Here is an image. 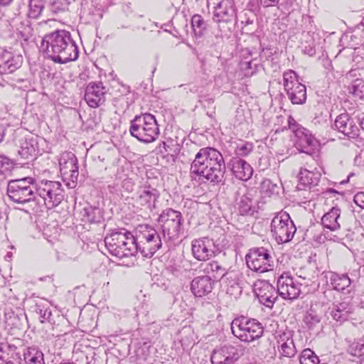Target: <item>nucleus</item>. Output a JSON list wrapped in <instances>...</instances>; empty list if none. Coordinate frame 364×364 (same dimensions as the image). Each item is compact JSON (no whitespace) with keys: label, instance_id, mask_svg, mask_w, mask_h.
<instances>
[{"label":"nucleus","instance_id":"50","mask_svg":"<svg viewBox=\"0 0 364 364\" xmlns=\"http://www.w3.org/2000/svg\"><path fill=\"white\" fill-rule=\"evenodd\" d=\"M279 189L277 184L274 183L270 179L265 178L261 183L262 192L268 196L278 193Z\"/></svg>","mask_w":364,"mask_h":364},{"label":"nucleus","instance_id":"28","mask_svg":"<svg viewBox=\"0 0 364 364\" xmlns=\"http://www.w3.org/2000/svg\"><path fill=\"white\" fill-rule=\"evenodd\" d=\"M230 166L232 174L241 181H247L252 176L253 169L252 166L240 157L232 158L230 161Z\"/></svg>","mask_w":364,"mask_h":364},{"label":"nucleus","instance_id":"61","mask_svg":"<svg viewBox=\"0 0 364 364\" xmlns=\"http://www.w3.org/2000/svg\"><path fill=\"white\" fill-rule=\"evenodd\" d=\"M354 55H361V58L364 59V47H355Z\"/></svg>","mask_w":364,"mask_h":364},{"label":"nucleus","instance_id":"37","mask_svg":"<svg viewBox=\"0 0 364 364\" xmlns=\"http://www.w3.org/2000/svg\"><path fill=\"white\" fill-rule=\"evenodd\" d=\"M68 321L63 316L55 314V316L49 322L52 326L53 336L59 337L68 333L69 331Z\"/></svg>","mask_w":364,"mask_h":364},{"label":"nucleus","instance_id":"21","mask_svg":"<svg viewBox=\"0 0 364 364\" xmlns=\"http://www.w3.org/2000/svg\"><path fill=\"white\" fill-rule=\"evenodd\" d=\"M12 47H0V73L9 74L19 68L23 62L21 54L14 53Z\"/></svg>","mask_w":364,"mask_h":364},{"label":"nucleus","instance_id":"12","mask_svg":"<svg viewBox=\"0 0 364 364\" xmlns=\"http://www.w3.org/2000/svg\"><path fill=\"white\" fill-rule=\"evenodd\" d=\"M60 172L63 181L69 188H74L77 184L79 176L78 161L72 152H64L59 159Z\"/></svg>","mask_w":364,"mask_h":364},{"label":"nucleus","instance_id":"43","mask_svg":"<svg viewBox=\"0 0 364 364\" xmlns=\"http://www.w3.org/2000/svg\"><path fill=\"white\" fill-rule=\"evenodd\" d=\"M83 217L90 223H98L102 219V213L100 208L88 206L84 208Z\"/></svg>","mask_w":364,"mask_h":364},{"label":"nucleus","instance_id":"38","mask_svg":"<svg viewBox=\"0 0 364 364\" xmlns=\"http://www.w3.org/2000/svg\"><path fill=\"white\" fill-rule=\"evenodd\" d=\"M34 311L39 315L41 323H49L55 316V314H52L50 304L46 300H41L36 302Z\"/></svg>","mask_w":364,"mask_h":364},{"label":"nucleus","instance_id":"35","mask_svg":"<svg viewBox=\"0 0 364 364\" xmlns=\"http://www.w3.org/2000/svg\"><path fill=\"white\" fill-rule=\"evenodd\" d=\"M341 215V210L338 207H333L321 218V224L324 228L335 231L340 228L338 219Z\"/></svg>","mask_w":364,"mask_h":364},{"label":"nucleus","instance_id":"49","mask_svg":"<svg viewBox=\"0 0 364 364\" xmlns=\"http://www.w3.org/2000/svg\"><path fill=\"white\" fill-rule=\"evenodd\" d=\"M350 92L358 99L364 97V80L362 79L355 80L350 88Z\"/></svg>","mask_w":364,"mask_h":364},{"label":"nucleus","instance_id":"1","mask_svg":"<svg viewBox=\"0 0 364 364\" xmlns=\"http://www.w3.org/2000/svg\"><path fill=\"white\" fill-rule=\"evenodd\" d=\"M225 164L223 155L212 147L202 148L191 163L190 173L211 183H218L224 178Z\"/></svg>","mask_w":364,"mask_h":364},{"label":"nucleus","instance_id":"44","mask_svg":"<svg viewBox=\"0 0 364 364\" xmlns=\"http://www.w3.org/2000/svg\"><path fill=\"white\" fill-rule=\"evenodd\" d=\"M353 36L352 34H343L340 36L339 34L333 32L328 35L323 40V43L325 44H336L338 46H344L346 43H348L349 39H352Z\"/></svg>","mask_w":364,"mask_h":364},{"label":"nucleus","instance_id":"25","mask_svg":"<svg viewBox=\"0 0 364 364\" xmlns=\"http://www.w3.org/2000/svg\"><path fill=\"white\" fill-rule=\"evenodd\" d=\"M237 195H240V197L237 198L240 214L242 215H252L257 211L256 200L254 198L253 191H249L246 186H243L239 188Z\"/></svg>","mask_w":364,"mask_h":364},{"label":"nucleus","instance_id":"34","mask_svg":"<svg viewBox=\"0 0 364 364\" xmlns=\"http://www.w3.org/2000/svg\"><path fill=\"white\" fill-rule=\"evenodd\" d=\"M200 267L203 268L205 276L210 277L212 279H220L228 272L225 267L215 260L201 264Z\"/></svg>","mask_w":364,"mask_h":364},{"label":"nucleus","instance_id":"62","mask_svg":"<svg viewBox=\"0 0 364 364\" xmlns=\"http://www.w3.org/2000/svg\"><path fill=\"white\" fill-rule=\"evenodd\" d=\"M252 63V60H248V61H244L241 63L242 65V69L244 70H248V69H251V65Z\"/></svg>","mask_w":364,"mask_h":364},{"label":"nucleus","instance_id":"46","mask_svg":"<svg viewBox=\"0 0 364 364\" xmlns=\"http://www.w3.org/2000/svg\"><path fill=\"white\" fill-rule=\"evenodd\" d=\"M84 18L85 23L97 22L102 18V13L100 9L91 7L87 10H84L81 16Z\"/></svg>","mask_w":364,"mask_h":364},{"label":"nucleus","instance_id":"5","mask_svg":"<svg viewBox=\"0 0 364 364\" xmlns=\"http://www.w3.org/2000/svg\"><path fill=\"white\" fill-rule=\"evenodd\" d=\"M136 241L137 252L139 251L142 256L146 258H151L162 247L164 242L161 232L149 225L138 227Z\"/></svg>","mask_w":364,"mask_h":364},{"label":"nucleus","instance_id":"36","mask_svg":"<svg viewBox=\"0 0 364 364\" xmlns=\"http://www.w3.org/2000/svg\"><path fill=\"white\" fill-rule=\"evenodd\" d=\"M279 350L282 355L291 358L296 354V348L290 333H284L278 340Z\"/></svg>","mask_w":364,"mask_h":364},{"label":"nucleus","instance_id":"3","mask_svg":"<svg viewBox=\"0 0 364 364\" xmlns=\"http://www.w3.org/2000/svg\"><path fill=\"white\" fill-rule=\"evenodd\" d=\"M109 252L119 259L134 256L137 252L136 237L126 229H115L105 238Z\"/></svg>","mask_w":364,"mask_h":364},{"label":"nucleus","instance_id":"45","mask_svg":"<svg viewBox=\"0 0 364 364\" xmlns=\"http://www.w3.org/2000/svg\"><path fill=\"white\" fill-rule=\"evenodd\" d=\"M68 6L69 2L67 0H52L49 9L52 14L60 16L68 12Z\"/></svg>","mask_w":364,"mask_h":364},{"label":"nucleus","instance_id":"29","mask_svg":"<svg viewBox=\"0 0 364 364\" xmlns=\"http://www.w3.org/2000/svg\"><path fill=\"white\" fill-rule=\"evenodd\" d=\"M353 311V305L348 301H342L333 304L330 314L333 320L342 323L351 317Z\"/></svg>","mask_w":364,"mask_h":364},{"label":"nucleus","instance_id":"18","mask_svg":"<svg viewBox=\"0 0 364 364\" xmlns=\"http://www.w3.org/2000/svg\"><path fill=\"white\" fill-rule=\"evenodd\" d=\"M216 250L214 240L208 237L195 239L191 242L193 257L198 261H207L215 257Z\"/></svg>","mask_w":364,"mask_h":364},{"label":"nucleus","instance_id":"63","mask_svg":"<svg viewBox=\"0 0 364 364\" xmlns=\"http://www.w3.org/2000/svg\"><path fill=\"white\" fill-rule=\"evenodd\" d=\"M5 128L3 124L0 123V143L3 141L5 136Z\"/></svg>","mask_w":364,"mask_h":364},{"label":"nucleus","instance_id":"40","mask_svg":"<svg viewBox=\"0 0 364 364\" xmlns=\"http://www.w3.org/2000/svg\"><path fill=\"white\" fill-rule=\"evenodd\" d=\"M321 315L315 310L310 309L307 311L304 316V323L309 330L318 328L321 326Z\"/></svg>","mask_w":364,"mask_h":364},{"label":"nucleus","instance_id":"54","mask_svg":"<svg viewBox=\"0 0 364 364\" xmlns=\"http://www.w3.org/2000/svg\"><path fill=\"white\" fill-rule=\"evenodd\" d=\"M355 203L364 209V192H359L354 196Z\"/></svg>","mask_w":364,"mask_h":364},{"label":"nucleus","instance_id":"42","mask_svg":"<svg viewBox=\"0 0 364 364\" xmlns=\"http://www.w3.org/2000/svg\"><path fill=\"white\" fill-rule=\"evenodd\" d=\"M26 319L25 314H17L13 311L5 313V321L11 328H21Z\"/></svg>","mask_w":364,"mask_h":364},{"label":"nucleus","instance_id":"55","mask_svg":"<svg viewBox=\"0 0 364 364\" xmlns=\"http://www.w3.org/2000/svg\"><path fill=\"white\" fill-rule=\"evenodd\" d=\"M9 165L10 159L4 155H0V172H3L4 169H9Z\"/></svg>","mask_w":364,"mask_h":364},{"label":"nucleus","instance_id":"9","mask_svg":"<svg viewBox=\"0 0 364 364\" xmlns=\"http://www.w3.org/2000/svg\"><path fill=\"white\" fill-rule=\"evenodd\" d=\"M270 231L276 242L283 244L293 239L296 228L289 215L286 212H281L272 220Z\"/></svg>","mask_w":364,"mask_h":364},{"label":"nucleus","instance_id":"33","mask_svg":"<svg viewBox=\"0 0 364 364\" xmlns=\"http://www.w3.org/2000/svg\"><path fill=\"white\" fill-rule=\"evenodd\" d=\"M25 364H46L43 351L36 346L26 347L23 350Z\"/></svg>","mask_w":364,"mask_h":364},{"label":"nucleus","instance_id":"39","mask_svg":"<svg viewBox=\"0 0 364 364\" xmlns=\"http://www.w3.org/2000/svg\"><path fill=\"white\" fill-rule=\"evenodd\" d=\"M21 356L17 346L8 342L0 343V362Z\"/></svg>","mask_w":364,"mask_h":364},{"label":"nucleus","instance_id":"51","mask_svg":"<svg viewBox=\"0 0 364 364\" xmlns=\"http://www.w3.org/2000/svg\"><path fill=\"white\" fill-rule=\"evenodd\" d=\"M347 352L353 356H360L364 354V341H353L349 343Z\"/></svg>","mask_w":364,"mask_h":364},{"label":"nucleus","instance_id":"32","mask_svg":"<svg viewBox=\"0 0 364 364\" xmlns=\"http://www.w3.org/2000/svg\"><path fill=\"white\" fill-rule=\"evenodd\" d=\"M239 21L242 25V33L252 34L257 30V16L251 10L242 11L239 16Z\"/></svg>","mask_w":364,"mask_h":364},{"label":"nucleus","instance_id":"56","mask_svg":"<svg viewBox=\"0 0 364 364\" xmlns=\"http://www.w3.org/2000/svg\"><path fill=\"white\" fill-rule=\"evenodd\" d=\"M259 4L263 7L276 6L279 0H258Z\"/></svg>","mask_w":364,"mask_h":364},{"label":"nucleus","instance_id":"17","mask_svg":"<svg viewBox=\"0 0 364 364\" xmlns=\"http://www.w3.org/2000/svg\"><path fill=\"white\" fill-rule=\"evenodd\" d=\"M254 293L260 304L272 309L276 302L279 292L272 284L266 280H257L254 284Z\"/></svg>","mask_w":364,"mask_h":364},{"label":"nucleus","instance_id":"26","mask_svg":"<svg viewBox=\"0 0 364 364\" xmlns=\"http://www.w3.org/2000/svg\"><path fill=\"white\" fill-rule=\"evenodd\" d=\"M41 46H76L70 32L65 30L55 31L44 36Z\"/></svg>","mask_w":364,"mask_h":364},{"label":"nucleus","instance_id":"2","mask_svg":"<svg viewBox=\"0 0 364 364\" xmlns=\"http://www.w3.org/2000/svg\"><path fill=\"white\" fill-rule=\"evenodd\" d=\"M157 222L164 242L168 247L178 242L185 232V220L178 210L171 208L164 209L159 215Z\"/></svg>","mask_w":364,"mask_h":364},{"label":"nucleus","instance_id":"52","mask_svg":"<svg viewBox=\"0 0 364 364\" xmlns=\"http://www.w3.org/2000/svg\"><path fill=\"white\" fill-rule=\"evenodd\" d=\"M253 144L250 142H242L239 144L235 149V154L240 156H246L252 152Z\"/></svg>","mask_w":364,"mask_h":364},{"label":"nucleus","instance_id":"47","mask_svg":"<svg viewBox=\"0 0 364 364\" xmlns=\"http://www.w3.org/2000/svg\"><path fill=\"white\" fill-rule=\"evenodd\" d=\"M43 0H29L28 16L32 18H37L44 8Z\"/></svg>","mask_w":364,"mask_h":364},{"label":"nucleus","instance_id":"30","mask_svg":"<svg viewBox=\"0 0 364 364\" xmlns=\"http://www.w3.org/2000/svg\"><path fill=\"white\" fill-rule=\"evenodd\" d=\"M321 178V173L318 171H311L306 168H301L299 174V184L297 188L299 190L305 189L309 187L316 186Z\"/></svg>","mask_w":364,"mask_h":364},{"label":"nucleus","instance_id":"19","mask_svg":"<svg viewBox=\"0 0 364 364\" xmlns=\"http://www.w3.org/2000/svg\"><path fill=\"white\" fill-rule=\"evenodd\" d=\"M45 142L43 138L38 136H26L20 143V147L18 151L21 159L25 161H33L36 156L41 154L43 149H41V144Z\"/></svg>","mask_w":364,"mask_h":364},{"label":"nucleus","instance_id":"10","mask_svg":"<svg viewBox=\"0 0 364 364\" xmlns=\"http://www.w3.org/2000/svg\"><path fill=\"white\" fill-rule=\"evenodd\" d=\"M245 260L247 267L259 274L272 271L274 266L271 251L263 247L250 249Z\"/></svg>","mask_w":364,"mask_h":364},{"label":"nucleus","instance_id":"57","mask_svg":"<svg viewBox=\"0 0 364 364\" xmlns=\"http://www.w3.org/2000/svg\"><path fill=\"white\" fill-rule=\"evenodd\" d=\"M122 187L128 192H132L134 190V183L131 179H126L123 181Z\"/></svg>","mask_w":364,"mask_h":364},{"label":"nucleus","instance_id":"8","mask_svg":"<svg viewBox=\"0 0 364 364\" xmlns=\"http://www.w3.org/2000/svg\"><path fill=\"white\" fill-rule=\"evenodd\" d=\"M36 182V179L32 177L11 180L8 183L7 195L16 203L24 204L35 200Z\"/></svg>","mask_w":364,"mask_h":364},{"label":"nucleus","instance_id":"53","mask_svg":"<svg viewBox=\"0 0 364 364\" xmlns=\"http://www.w3.org/2000/svg\"><path fill=\"white\" fill-rule=\"evenodd\" d=\"M226 291L227 294H230L234 298H237L241 294L242 288L237 282H234L231 285L228 287Z\"/></svg>","mask_w":364,"mask_h":364},{"label":"nucleus","instance_id":"7","mask_svg":"<svg viewBox=\"0 0 364 364\" xmlns=\"http://www.w3.org/2000/svg\"><path fill=\"white\" fill-rule=\"evenodd\" d=\"M36 198H41L48 209L59 205L65 198V191L59 181L38 179L36 182Z\"/></svg>","mask_w":364,"mask_h":364},{"label":"nucleus","instance_id":"11","mask_svg":"<svg viewBox=\"0 0 364 364\" xmlns=\"http://www.w3.org/2000/svg\"><path fill=\"white\" fill-rule=\"evenodd\" d=\"M287 122L289 129L294 134L296 148L301 152L311 154L318 146V140L308 129L297 124L291 116H289Z\"/></svg>","mask_w":364,"mask_h":364},{"label":"nucleus","instance_id":"4","mask_svg":"<svg viewBox=\"0 0 364 364\" xmlns=\"http://www.w3.org/2000/svg\"><path fill=\"white\" fill-rule=\"evenodd\" d=\"M129 133L142 143L155 141L160 134L155 116L150 113L136 115L130 122Z\"/></svg>","mask_w":364,"mask_h":364},{"label":"nucleus","instance_id":"60","mask_svg":"<svg viewBox=\"0 0 364 364\" xmlns=\"http://www.w3.org/2000/svg\"><path fill=\"white\" fill-rule=\"evenodd\" d=\"M168 270L174 275V276H176V277H178L179 275L181 274V272L180 270V269H178L177 267H175V266H170L168 267Z\"/></svg>","mask_w":364,"mask_h":364},{"label":"nucleus","instance_id":"64","mask_svg":"<svg viewBox=\"0 0 364 364\" xmlns=\"http://www.w3.org/2000/svg\"><path fill=\"white\" fill-rule=\"evenodd\" d=\"M121 88L122 90H120V92H122V95H124L129 93V87L121 85Z\"/></svg>","mask_w":364,"mask_h":364},{"label":"nucleus","instance_id":"13","mask_svg":"<svg viewBox=\"0 0 364 364\" xmlns=\"http://www.w3.org/2000/svg\"><path fill=\"white\" fill-rule=\"evenodd\" d=\"M284 87L289 99L294 105H302L306 100V86L298 80L296 73L289 70L283 74Z\"/></svg>","mask_w":364,"mask_h":364},{"label":"nucleus","instance_id":"23","mask_svg":"<svg viewBox=\"0 0 364 364\" xmlns=\"http://www.w3.org/2000/svg\"><path fill=\"white\" fill-rule=\"evenodd\" d=\"M107 89L102 82H90L85 88V100L92 108L102 105L106 100Z\"/></svg>","mask_w":364,"mask_h":364},{"label":"nucleus","instance_id":"24","mask_svg":"<svg viewBox=\"0 0 364 364\" xmlns=\"http://www.w3.org/2000/svg\"><path fill=\"white\" fill-rule=\"evenodd\" d=\"M334 127L338 132L348 138L355 139L359 136L360 129L354 119L349 114L344 112L336 117Z\"/></svg>","mask_w":364,"mask_h":364},{"label":"nucleus","instance_id":"22","mask_svg":"<svg viewBox=\"0 0 364 364\" xmlns=\"http://www.w3.org/2000/svg\"><path fill=\"white\" fill-rule=\"evenodd\" d=\"M43 52L48 58L60 64L76 60L79 55L78 47H46Z\"/></svg>","mask_w":364,"mask_h":364},{"label":"nucleus","instance_id":"20","mask_svg":"<svg viewBox=\"0 0 364 364\" xmlns=\"http://www.w3.org/2000/svg\"><path fill=\"white\" fill-rule=\"evenodd\" d=\"M160 197V192L150 185L140 186L136 192L135 202L141 210L152 211Z\"/></svg>","mask_w":364,"mask_h":364},{"label":"nucleus","instance_id":"59","mask_svg":"<svg viewBox=\"0 0 364 364\" xmlns=\"http://www.w3.org/2000/svg\"><path fill=\"white\" fill-rule=\"evenodd\" d=\"M302 52L306 55L313 56L316 53L315 47H304V49L302 50Z\"/></svg>","mask_w":364,"mask_h":364},{"label":"nucleus","instance_id":"27","mask_svg":"<svg viewBox=\"0 0 364 364\" xmlns=\"http://www.w3.org/2000/svg\"><path fill=\"white\" fill-rule=\"evenodd\" d=\"M214 286V281L207 276L195 277L191 283V290L196 297H203L210 294Z\"/></svg>","mask_w":364,"mask_h":364},{"label":"nucleus","instance_id":"15","mask_svg":"<svg viewBox=\"0 0 364 364\" xmlns=\"http://www.w3.org/2000/svg\"><path fill=\"white\" fill-rule=\"evenodd\" d=\"M243 352L244 348L241 345H225L213 350L212 364H235Z\"/></svg>","mask_w":364,"mask_h":364},{"label":"nucleus","instance_id":"6","mask_svg":"<svg viewBox=\"0 0 364 364\" xmlns=\"http://www.w3.org/2000/svg\"><path fill=\"white\" fill-rule=\"evenodd\" d=\"M231 331L240 341L250 343L262 336L264 328L257 319L241 316L232 320Z\"/></svg>","mask_w":364,"mask_h":364},{"label":"nucleus","instance_id":"48","mask_svg":"<svg viewBox=\"0 0 364 364\" xmlns=\"http://www.w3.org/2000/svg\"><path fill=\"white\" fill-rule=\"evenodd\" d=\"M301 364H318V357L310 348L304 349L299 357Z\"/></svg>","mask_w":364,"mask_h":364},{"label":"nucleus","instance_id":"31","mask_svg":"<svg viewBox=\"0 0 364 364\" xmlns=\"http://www.w3.org/2000/svg\"><path fill=\"white\" fill-rule=\"evenodd\" d=\"M326 277L329 279V282L332 288L337 291H343L350 287L351 280L347 274H338L331 272Z\"/></svg>","mask_w":364,"mask_h":364},{"label":"nucleus","instance_id":"58","mask_svg":"<svg viewBox=\"0 0 364 364\" xmlns=\"http://www.w3.org/2000/svg\"><path fill=\"white\" fill-rule=\"evenodd\" d=\"M21 356L14 358V359H10L6 361L0 362V364H22L21 363Z\"/></svg>","mask_w":364,"mask_h":364},{"label":"nucleus","instance_id":"16","mask_svg":"<svg viewBox=\"0 0 364 364\" xmlns=\"http://www.w3.org/2000/svg\"><path fill=\"white\" fill-rule=\"evenodd\" d=\"M301 285L289 272H284L277 279V292L284 299H295L301 293Z\"/></svg>","mask_w":364,"mask_h":364},{"label":"nucleus","instance_id":"14","mask_svg":"<svg viewBox=\"0 0 364 364\" xmlns=\"http://www.w3.org/2000/svg\"><path fill=\"white\" fill-rule=\"evenodd\" d=\"M236 6L234 0H221L214 7L213 20L219 26L232 25L236 21Z\"/></svg>","mask_w":364,"mask_h":364},{"label":"nucleus","instance_id":"41","mask_svg":"<svg viewBox=\"0 0 364 364\" xmlns=\"http://www.w3.org/2000/svg\"><path fill=\"white\" fill-rule=\"evenodd\" d=\"M191 28L196 38H201L207 29V23L200 14H194L191 17Z\"/></svg>","mask_w":364,"mask_h":364}]
</instances>
